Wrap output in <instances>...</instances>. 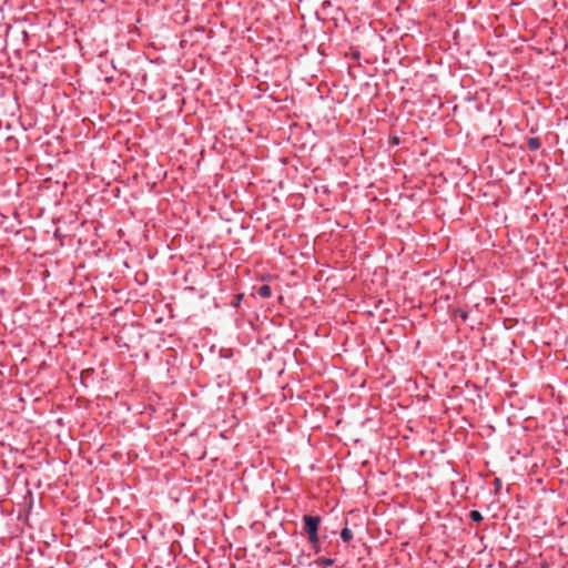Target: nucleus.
Segmentation results:
<instances>
[{"mask_svg":"<svg viewBox=\"0 0 568 568\" xmlns=\"http://www.w3.org/2000/svg\"><path fill=\"white\" fill-rule=\"evenodd\" d=\"M399 142H400V141H399V138H398V136H393V138H392V140H390V144H392V145H397V144H399Z\"/></svg>","mask_w":568,"mask_h":568,"instance_id":"0eeeda50","label":"nucleus"},{"mask_svg":"<svg viewBox=\"0 0 568 568\" xmlns=\"http://www.w3.org/2000/svg\"><path fill=\"white\" fill-rule=\"evenodd\" d=\"M459 316L463 318V320H466L467 318V313L464 312V311H459L458 312Z\"/></svg>","mask_w":568,"mask_h":568,"instance_id":"1a4fd4ad","label":"nucleus"},{"mask_svg":"<svg viewBox=\"0 0 568 568\" xmlns=\"http://www.w3.org/2000/svg\"><path fill=\"white\" fill-rule=\"evenodd\" d=\"M495 487L498 489L501 486V481L499 478H496L494 481Z\"/></svg>","mask_w":568,"mask_h":568,"instance_id":"6e6552de","label":"nucleus"},{"mask_svg":"<svg viewBox=\"0 0 568 568\" xmlns=\"http://www.w3.org/2000/svg\"><path fill=\"white\" fill-rule=\"evenodd\" d=\"M313 548H314V550H315L316 552H317V551H320V544H318V545H316V546H313Z\"/></svg>","mask_w":568,"mask_h":568,"instance_id":"9d476101","label":"nucleus"},{"mask_svg":"<svg viewBox=\"0 0 568 568\" xmlns=\"http://www.w3.org/2000/svg\"><path fill=\"white\" fill-rule=\"evenodd\" d=\"M341 539L344 542H349L353 539V532H352V530L348 527H344L341 530Z\"/></svg>","mask_w":568,"mask_h":568,"instance_id":"20e7f679","label":"nucleus"},{"mask_svg":"<svg viewBox=\"0 0 568 568\" xmlns=\"http://www.w3.org/2000/svg\"><path fill=\"white\" fill-rule=\"evenodd\" d=\"M304 530L307 534L308 541L312 546H316L320 542L318 528L322 523L320 516L304 515L303 516Z\"/></svg>","mask_w":568,"mask_h":568,"instance_id":"f257e3e1","label":"nucleus"},{"mask_svg":"<svg viewBox=\"0 0 568 568\" xmlns=\"http://www.w3.org/2000/svg\"><path fill=\"white\" fill-rule=\"evenodd\" d=\"M257 295L262 298H268L272 295V288L270 285H261L257 288Z\"/></svg>","mask_w":568,"mask_h":568,"instance_id":"f03ea898","label":"nucleus"},{"mask_svg":"<svg viewBox=\"0 0 568 568\" xmlns=\"http://www.w3.org/2000/svg\"><path fill=\"white\" fill-rule=\"evenodd\" d=\"M315 562L318 566L321 565V566L328 567V566H333L335 561L332 558H318Z\"/></svg>","mask_w":568,"mask_h":568,"instance_id":"423d86ee","label":"nucleus"},{"mask_svg":"<svg viewBox=\"0 0 568 568\" xmlns=\"http://www.w3.org/2000/svg\"><path fill=\"white\" fill-rule=\"evenodd\" d=\"M527 146L531 151H537V150L540 149L541 142H540V140L538 138H529L527 140Z\"/></svg>","mask_w":568,"mask_h":568,"instance_id":"7ed1b4c3","label":"nucleus"},{"mask_svg":"<svg viewBox=\"0 0 568 568\" xmlns=\"http://www.w3.org/2000/svg\"><path fill=\"white\" fill-rule=\"evenodd\" d=\"M469 518L475 523H480L484 519L481 513L478 510H471L469 513Z\"/></svg>","mask_w":568,"mask_h":568,"instance_id":"39448f33","label":"nucleus"}]
</instances>
